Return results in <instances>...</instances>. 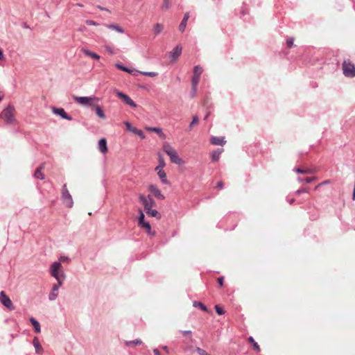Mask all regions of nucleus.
<instances>
[{
    "label": "nucleus",
    "instance_id": "1",
    "mask_svg": "<svg viewBox=\"0 0 355 355\" xmlns=\"http://www.w3.org/2000/svg\"><path fill=\"white\" fill-rule=\"evenodd\" d=\"M15 111L14 106L10 104L1 114V116H3L7 124H12L16 121Z\"/></svg>",
    "mask_w": 355,
    "mask_h": 355
},
{
    "label": "nucleus",
    "instance_id": "2",
    "mask_svg": "<svg viewBox=\"0 0 355 355\" xmlns=\"http://www.w3.org/2000/svg\"><path fill=\"white\" fill-rule=\"evenodd\" d=\"M76 102L83 106L94 107L98 103V98L96 96H74Z\"/></svg>",
    "mask_w": 355,
    "mask_h": 355
},
{
    "label": "nucleus",
    "instance_id": "3",
    "mask_svg": "<svg viewBox=\"0 0 355 355\" xmlns=\"http://www.w3.org/2000/svg\"><path fill=\"white\" fill-rule=\"evenodd\" d=\"M163 150L170 156L171 160L172 162L176 164H182L183 161L180 158L178 153L175 150H174L169 144H165L163 146Z\"/></svg>",
    "mask_w": 355,
    "mask_h": 355
},
{
    "label": "nucleus",
    "instance_id": "4",
    "mask_svg": "<svg viewBox=\"0 0 355 355\" xmlns=\"http://www.w3.org/2000/svg\"><path fill=\"white\" fill-rule=\"evenodd\" d=\"M343 74L347 77L355 76V66L349 60H344L342 64Z\"/></svg>",
    "mask_w": 355,
    "mask_h": 355
},
{
    "label": "nucleus",
    "instance_id": "5",
    "mask_svg": "<svg viewBox=\"0 0 355 355\" xmlns=\"http://www.w3.org/2000/svg\"><path fill=\"white\" fill-rule=\"evenodd\" d=\"M140 216L138 220L139 226L141 228L144 229L147 234L149 235L155 236V232L152 231L150 228V225L148 222L144 220L145 216L141 210H139Z\"/></svg>",
    "mask_w": 355,
    "mask_h": 355
},
{
    "label": "nucleus",
    "instance_id": "6",
    "mask_svg": "<svg viewBox=\"0 0 355 355\" xmlns=\"http://www.w3.org/2000/svg\"><path fill=\"white\" fill-rule=\"evenodd\" d=\"M139 201L144 206V209L146 213L148 210H150V209L156 205L155 202L152 199V197L150 196H148L146 197L143 194H140L139 196Z\"/></svg>",
    "mask_w": 355,
    "mask_h": 355
},
{
    "label": "nucleus",
    "instance_id": "7",
    "mask_svg": "<svg viewBox=\"0 0 355 355\" xmlns=\"http://www.w3.org/2000/svg\"><path fill=\"white\" fill-rule=\"evenodd\" d=\"M62 199L63 203L68 207H71L73 206V200L71 194L69 193V190L67 188V184H64L62 189Z\"/></svg>",
    "mask_w": 355,
    "mask_h": 355
},
{
    "label": "nucleus",
    "instance_id": "8",
    "mask_svg": "<svg viewBox=\"0 0 355 355\" xmlns=\"http://www.w3.org/2000/svg\"><path fill=\"white\" fill-rule=\"evenodd\" d=\"M0 302L6 306V307L9 310H14L15 307L12 305V302L10 299L6 294L4 291H1L0 293Z\"/></svg>",
    "mask_w": 355,
    "mask_h": 355
},
{
    "label": "nucleus",
    "instance_id": "9",
    "mask_svg": "<svg viewBox=\"0 0 355 355\" xmlns=\"http://www.w3.org/2000/svg\"><path fill=\"white\" fill-rule=\"evenodd\" d=\"M115 93L116 96L119 97L126 105H128L129 106L133 108H135L137 107L135 102L128 95L123 94V92H119V90H116Z\"/></svg>",
    "mask_w": 355,
    "mask_h": 355
},
{
    "label": "nucleus",
    "instance_id": "10",
    "mask_svg": "<svg viewBox=\"0 0 355 355\" xmlns=\"http://www.w3.org/2000/svg\"><path fill=\"white\" fill-rule=\"evenodd\" d=\"M62 265L60 262L55 261L52 263L50 271L52 276L56 278L58 281H61L59 277V270L61 269Z\"/></svg>",
    "mask_w": 355,
    "mask_h": 355
},
{
    "label": "nucleus",
    "instance_id": "11",
    "mask_svg": "<svg viewBox=\"0 0 355 355\" xmlns=\"http://www.w3.org/2000/svg\"><path fill=\"white\" fill-rule=\"evenodd\" d=\"M148 191L152 193L156 198H157L159 200H164V196L162 193L161 191L159 188L155 186V184H150L148 188Z\"/></svg>",
    "mask_w": 355,
    "mask_h": 355
},
{
    "label": "nucleus",
    "instance_id": "12",
    "mask_svg": "<svg viewBox=\"0 0 355 355\" xmlns=\"http://www.w3.org/2000/svg\"><path fill=\"white\" fill-rule=\"evenodd\" d=\"M54 114L60 115L62 119L71 121V116L69 115L62 108H53Z\"/></svg>",
    "mask_w": 355,
    "mask_h": 355
},
{
    "label": "nucleus",
    "instance_id": "13",
    "mask_svg": "<svg viewBox=\"0 0 355 355\" xmlns=\"http://www.w3.org/2000/svg\"><path fill=\"white\" fill-rule=\"evenodd\" d=\"M58 284H55L53 286V289L49 295V298L50 300H55L58 295V291L59 290V286L62 284V282L61 281H58Z\"/></svg>",
    "mask_w": 355,
    "mask_h": 355
},
{
    "label": "nucleus",
    "instance_id": "14",
    "mask_svg": "<svg viewBox=\"0 0 355 355\" xmlns=\"http://www.w3.org/2000/svg\"><path fill=\"white\" fill-rule=\"evenodd\" d=\"M125 72H128V73H132L134 75H137V73H141L143 75H145V76H150V77H155V76L158 75L157 72H153V71H151V72L139 71H137V70H135V69H128V71H125Z\"/></svg>",
    "mask_w": 355,
    "mask_h": 355
},
{
    "label": "nucleus",
    "instance_id": "15",
    "mask_svg": "<svg viewBox=\"0 0 355 355\" xmlns=\"http://www.w3.org/2000/svg\"><path fill=\"white\" fill-rule=\"evenodd\" d=\"M199 80H200V76H196V75L193 74V78H192V80H191V84H192V96L193 97L196 96L197 88H198V85L199 84Z\"/></svg>",
    "mask_w": 355,
    "mask_h": 355
},
{
    "label": "nucleus",
    "instance_id": "16",
    "mask_svg": "<svg viewBox=\"0 0 355 355\" xmlns=\"http://www.w3.org/2000/svg\"><path fill=\"white\" fill-rule=\"evenodd\" d=\"M98 150L103 154L107 153V140L105 138H102L98 141Z\"/></svg>",
    "mask_w": 355,
    "mask_h": 355
},
{
    "label": "nucleus",
    "instance_id": "17",
    "mask_svg": "<svg viewBox=\"0 0 355 355\" xmlns=\"http://www.w3.org/2000/svg\"><path fill=\"white\" fill-rule=\"evenodd\" d=\"M182 50V46L180 45H178L172 51V52L171 53V57L173 61H175L178 59V58L181 55Z\"/></svg>",
    "mask_w": 355,
    "mask_h": 355
},
{
    "label": "nucleus",
    "instance_id": "18",
    "mask_svg": "<svg viewBox=\"0 0 355 355\" xmlns=\"http://www.w3.org/2000/svg\"><path fill=\"white\" fill-rule=\"evenodd\" d=\"M33 347L36 353L42 354L44 352V349L41 345L37 337H35L33 339Z\"/></svg>",
    "mask_w": 355,
    "mask_h": 355
},
{
    "label": "nucleus",
    "instance_id": "19",
    "mask_svg": "<svg viewBox=\"0 0 355 355\" xmlns=\"http://www.w3.org/2000/svg\"><path fill=\"white\" fill-rule=\"evenodd\" d=\"M45 164H42L38 168H36L34 173V177L37 179L43 180L44 178V174L42 171L44 168Z\"/></svg>",
    "mask_w": 355,
    "mask_h": 355
},
{
    "label": "nucleus",
    "instance_id": "20",
    "mask_svg": "<svg viewBox=\"0 0 355 355\" xmlns=\"http://www.w3.org/2000/svg\"><path fill=\"white\" fill-rule=\"evenodd\" d=\"M211 143L213 145H224L225 141L223 137H212L211 138Z\"/></svg>",
    "mask_w": 355,
    "mask_h": 355
},
{
    "label": "nucleus",
    "instance_id": "21",
    "mask_svg": "<svg viewBox=\"0 0 355 355\" xmlns=\"http://www.w3.org/2000/svg\"><path fill=\"white\" fill-rule=\"evenodd\" d=\"M295 172L301 174H313L315 173V170L311 168H297Z\"/></svg>",
    "mask_w": 355,
    "mask_h": 355
},
{
    "label": "nucleus",
    "instance_id": "22",
    "mask_svg": "<svg viewBox=\"0 0 355 355\" xmlns=\"http://www.w3.org/2000/svg\"><path fill=\"white\" fill-rule=\"evenodd\" d=\"M189 17V14L188 12H187L184 15V17L180 24V26H179L180 31L184 32L185 31V28H187V21Z\"/></svg>",
    "mask_w": 355,
    "mask_h": 355
},
{
    "label": "nucleus",
    "instance_id": "23",
    "mask_svg": "<svg viewBox=\"0 0 355 355\" xmlns=\"http://www.w3.org/2000/svg\"><path fill=\"white\" fill-rule=\"evenodd\" d=\"M106 27L110 30L116 31L120 33H123L124 32L123 28H121L119 25H116V24H108V25H106Z\"/></svg>",
    "mask_w": 355,
    "mask_h": 355
},
{
    "label": "nucleus",
    "instance_id": "24",
    "mask_svg": "<svg viewBox=\"0 0 355 355\" xmlns=\"http://www.w3.org/2000/svg\"><path fill=\"white\" fill-rule=\"evenodd\" d=\"M223 150L218 149V150H214V152H212L211 154V158L212 161L217 162L220 159V155L223 153Z\"/></svg>",
    "mask_w": 355,
    "mask_h": 355
},
{
    "label": "nucleus",
    "instance_id": "25",
    "mask_svg": "<svg viewBox=\"0 0 355 355\" xmlns=\"http://www.w3.org/2000/svg\"><path fill=\"white\" fill-rule=\"evenodd\" d=\"M158 176L159 177L160 180L164 184H166V185H168L169 182L167 179L166 173H165L164 170L159 171V173H157Z\"/></svg>",
    "mask_w": 355,
    "mask_h": 355
},
{
    "label": "nucleus",
    "instance_id": "26",
    "mask_svg": "<svg viewBox=\"0 0 355 355\" xmlns=\"http://www.w3.org/2000/svg\"><path fill=\"white\" fill-rule=\"evenodd\" d=\"M146 130L148 131H153V132L158 134V135L162 138H164L165 137L160 128L146 127Z\"/></svg>",
    "mask_w": 355,
    "mask_h": 355
},
{
    "label": "nucleus",
    "instance_id": "27",
    "mask_svg": "<svg viewBox=\"0 0 355 355\" xmlns=\"http://www.w3.org/2000/svg\"><path fill=\"white\" fill-rule=\"evenodd\" d=\"M95 110H96V114L99 116L100 119H105V114L103 110L97 105L96 103H95L94 106Z\"/></svg>",
    "mask_w": 355,
    "mask_h": 355
},
{
    "label": "nucleus",
    "instance_id": "28",
    "mask_svg": "<svg viewBox=\"0 0 355 355\" xmlns=\"http://www.w3.org/2000/svg\"><path fill=\"white\" fill-rule=\"evenodd\" d=\"M83 52L87 56L91 57V58H94L96 60L100 59V56L98 54L90 51V50H89V49H83Z\"/></svg>",
    "mask_w": 355,
    "mask_h": 355
},
{
    "label": "nucleus",
    "instance_id": "29",
    "mask_svg": "<svg viewBox=\"0 0 355 355\" xmlns=\"http://www.w3.org/2000/svg\"><path fill=\"white\" fill-rule=\"evenodd\" d=\"M30 321L32 323V324H33V326L34 327L35 331L37 334H39V332L41 331V327H40V323L35 319H34L33 317L30 318Z\"/></svg>",
    "mask_w": 355,
    "mask_h": 355
},
{
    "label": "nucleus",
    "instance_id": "30",
    "mask_svg": "<svg viewBox=\"0 0 355 355\" xmlns=\"http://www.w3.org/2000/svg\"><path fill=\"white\" fill-rule=\"evenodd\" d=\"M146 214L151 217H155L157 218H160L161 216L157 210L153 209L152 208L150 209V210H148Z\"/></svg>",
    "mask_w": 355,
    "mask_h": 355
},
{
    "label": "nucleus",
    "instance_id": "31",
    "mask_svg": "<svg viewBox=\"0 0 355 355\" xmlns=\"http://www.w3.org/2000/svg\"><path fill=\"white\" fill-rule=\"evenodd\" d=\"M164 29L163 25L162 24H155L153 28V31L155 35L159 34Z\"/></svg>",
    "mask_w": 355,
    "mask_h": 355
},
{
    "label": "nucleus",
    "instance_id": "32",
    "mask_svg": "<svg viewBox=\"0 0 355 355\" xmlns=\"http://www.w3.org/2000/svg\"><path fill=\"white\" fill-rule=\"evenodd\" d=\"M248 342L252 343L254 350H256L257 352H261V349H260L259 345L257 343V342L254 340V338L252 337H250L248 338Z\"/></svg>",
    "mask_w": 355,
    "mask_h": 355
},
{
    "label": "nucleus",
    "instance_id": "33",
    "mask_svg": "<svg viewBox=\"0 0 355 355\" xmlns=\"http://www.w3.org/2000/svg\"><path fill=\"white\" fill-rule=\"evenodd\" d=\"M193 306L195 307H198L200 309L204 311H208V309L205 306V305L204 304H202V302H198V301H195L193 302Z\"/></svg>",
    "mask_w": 355,
    "mask_h": 355
},
{
    "label": "nucleus",
    "instance_id": "34",
    "mask_svg": "<svg viewBox=\"0 0 355 355\" xmlns=\"http://www.w3.org/2000/svg\"><path fill=\"white\" fill-rule=\"evenodd\" d=\"M131 132L138 135L141 139H144L146 137L144 134L142 132V130L137 129V128L131 129Z\"/></svg>",
    "mask_w": 355,
    "mask_h": 355
},
{
    "label": "nucleus",
    "instance_id": "35",
    "mask_svg": "<svg viewBox=\"0 0 355 355\" xmlns=\"http://www.w3.org/2000/svg\"><path fill=\"white\" fill-rule=\"evenodd\" d=\"M105 47V49L107 51V52L110 55H114L115 54V50L114 49L109 45V44H105L104 46Z\"/></svg>",
    "mask_w": 355,
    "mask_h": 355
},
{
    "label": "nucleus",
    "instance_id": "36",
    "mask_svg": "<svg viewBox=\"0 0 355 355\" xmlns=\"http://www.w3.org/2000/svg\"><path fill=\"white\" fill-rule=\"evenodd\" d=\"M171 0H163L162 8L163 10H168L171 6Z\"/></svg>",
    "mask_w": 355,
    "mask_h": 355
},
{
    "label": "nucleus",
    "instance_id": "37",
    "mask_svg": "<svg viewBox=\"0 0 355 355\" xmlns=\"http://www.w3.org/2000/svg\"><path fill=\"white\" fill-rule=\"evenodd\" d=\"M314 180H316V177H309V178H306L304 179L299 178L298 181L300 182H304L306 183H310V182H311Z\"/></svg>",
    "mask_w": 355,
    "mask_h": 355
},
{
    "label": "nucleus",
    "instance_id": "38",
    "mask_svg": "<svg viewBox=\"0 0 355 355\" xmlns=\"http://www.w3.org/2000/svg\"><path fill=\"white\" fill-rule=\"evenodd\" d=\"M199 123V118L198 116H194L193 118V120L191 121V123H190L189 125V129L191 130L193 125H196Z\"/></svg>",
    "mask_w": 355,
    "mask_h": 355
},
{
    "label": "nucleus",
    "instance_id": "39",
    "mask_svg": "<svg viewBox=\"0 0 355 355\" xmlns=\"http://www.w3.org/2000/svg\"><path fill=\"white\" fill-rule=\"evenodd\" d=\"M141 343H142V341L141 340H135L125 342L126 346H131V345H132V344L140 345Z\"/></svg>",
    "mask_w": 355,
    "mask_h": 355
},
{
    "label": "nucleus",
    "instance_id": "40",
    "mask_svg": "<svg viewBox=\"0 0 355 355\" xmlns=\"http://www.w3.org/2000/svg\"><path fill=\"white\" fill-rule=\"evenodd\" d=\"M202 69L200 67H199V66L195 67L194 70H193L194 75L200 76V74L202 73Z\"/></svg>",
    "mask_w": 355,
    "mask_h": 355
},
{
    "label": "nucleus",
    "instance_id": "41",
    "mask_svg": "<svg viewBox=\"0 0 355 355\" xmlns=\"http://www.w3.org/2000/svg\"><path fill=\"white\" fill-rule=\"evenodd\" d=\"M158 162H159L158 165H159L160 166L164 167L166 166V163L163 158V156L160 154H159V155H158Z\"/></svg>",
    "mask_w": 355,
    "mask_h": 355
},
{
    "label": "nucleus",
    "instance_id": "42",
    "mask_svg": "<svg viewBox=\"0 0 355 355\" xmlns=\"http://www.w3.org/2000/svg\"><path fill=\"white\" fill-rule=\"evenodd\" d=\"M309 216H310V218L312 220H316V219H318L319 218V214H318V210L315 213H309Z\"/></svg>",
    "mask_w": 355,
    "mask_h": 355
},
{
    "label": "nucleus",
    "instance_id": "43",
    "mask_svg": "<svg viewBox=\"0 0 355 355\" xmlns=\"http://www.w3.org/2000/svg\"><path fill=\"white\" fill-rule=\"evenodd\" d=\"M215 310L217 312V313L219 315L224 314L223 309L222 307H220V305H215Z\"/></svg>",
    "mask_w": 355,
    "mask_h": 355
},
{
    "label": "nucleus",
    "instance_id": "44",
    "mask_svg": "<svg viewBox=\"0 0 355 355\" xmlns=\"http://www.w3.org/2000/svg\"><path fill=\"white\" fill-rule=\"evenodd\" d=\"M85 23L87 26H98V22L91 19L86 20Z\"/></svg>",
    "mask_w": 355,
    "mask_h": 355
},
{
    "label": "nucleus",
    "instance_id": "45",
    "mask_svg": "<svg viewBox=\"0 0 355 355\" xmlns=\"http://www.w3.org/2000/svg\"><path fill=\"white\" fill-rule=\"evenodd\" d=\"M196 352H198V354L199 355H210L209 354H208L206 351H205L204 349H200L199 347H197L196 348Z\"/></svg>",
    "mask_w": 355,
    "mask_h": 355
},
{
    "label": "nucleus",
    "instance_id": "46",
    "mask_svg": "<svg viewBox=\"0 0 355 355\" xmlns=\"http://www.w3.org/2000/svg\"><path fill=\"white\" fill-rule=\"evenodd\" d=\"M293 42H294L293 38L287 39V41H286L287 46L289 48H291L293 45Z\"/></svg>",
    "mask_w": 355,
    "mask_h": 355
},
{
    "label": "nucleus",
    "instance_id": "47",
    "mask_svg": "<svg viewBox=\"0 0 355 355\" xmlns=\"http://www.w3.org/2000/svg\"><path fill=\"white\" fill-rule=\"evenodd\" d=\"M331 182V181L329 180H326L320 183H319L318 184H317L315 187V189H317L318 187H320V185H325V184H329Z\"/></svg>",
    "mask_w": 355,
    "mask_h": 355
},
{
    "label": "nucleus",
    "instance_id": "48",
    "mask_svg": "<svg viewBox=\"0 0 355 355\" xmlns=\"http://www.w3.org/2000/svg\"><path fill=\"white\" fill-rule=\"evenodd\" d=\"M115 66L117 69L122 70L123 71H128V68L123 67L121 64H116Z\"/></svg>",
    "mask_w": 355,
    "mask_h": 355
},
{
    "label": "nucleus",
    "instance_id": "49",
    "mask_svg": "<svg viewBox=\"0 0 355 355\" xmlns=\"http://www.w3.org/2000/svg\"><path fill=\"white\" fill-rule=\"evenodd\" d=\"M308 191H309V189L307 188H302V189L297 190V191H295V193L299 195L301 193H307Z\"/></svg>",
    "mask_w": 355,
    "mask_h": 355
},
{
    "label": "nucleus",
    "instance_id": "50",
    "mask_svg": "<svg viewBox=\"0 0 355 355\" xmlns=\"http://www.w3.org/2000/svg\"><path fill=\"white\" fill-rule=\"evenodd\" d=\"M183 335L184 336H189V338L191 340L192 339V336H191V331H183Z\"/></svg>",
    "mask_w": 355,
    "mask_h": 355
},
{
    "label": "nucleus",
    "instance_id": "51",
    "mask_svg": "<svg viewBox=\"0 0 355 355\" xmlns=\"http://www.w3.org/2000/svg\"><path fill=\"white\" fill-rule=\"evenodd\" d=\"M218 282L220 284V286H223L224 283V277H220L218 278Z\"/></svg>",
    "mask_w": 355,
    "mask_h": 355
},
{
    "label": "nucleus",
    "instance_id": "52",
    "mask_svg": "<svg viewBox=\"0 0 355 355\" xmlns=\"http://www.w3.org/2000/svg\"><path fill=\"white\" fill-rule=\"evenodd\" d=\"M216 187L219 189H222L224 187L223 182L220 181L217 182Z\"/></svg>",
    "mask_w": 355,
    "mask_h": 355
},
{
    "label": "nucleus",
    "instance_id": "53",
    "mask_svg": "<svg viewBox=\"0 0 355 355\" xmlns=\"http://www.w3.org/2000/svg\"><path fill=\"white\" fill-rule=\"evenodd\" d=\"M124 124L127 127L128 130L131 131V129H133L134 128L132 126V125L129 122H125Z\"/></svg>",
    "mask_w": 355,
    "mask_h": 355
},
{
    "label": "nucleus",
    "instance_id": "54",
    "mask_svg": "<svg viewBox=\"0 0 355 355\" xmlns=\"http://www.w3.org/2000/svg\"><path fill=\"white\" fill-rule=\"evenodd\" d=\"M163 168H164V167L160 166L159 165H158V166H157L155 167V170L156 171V172H157V173H159V171H162V170H164V169H163Z\"/></svg>",
    "mask_w": 355,
    "mask_h": 355
},
{
    "label": "nucleus",
    "instance_id": "55",
    "mask_svg": "<svg viewBox=\"0 0 355 355\" xmlns=\"http://www.w3.org/2000/svg\"><path fill=\"white\" fill-rule=\"evenodd\" d=\"M60 261H62V262L68 261H69V258L68 257H61L60 258Z\"/></svg>",
    "mask_w": 355,
    "mask_h": 355
},
{
    "label": "nucleus",
    "instance_id": "56",
    "mask_svg": "<svg viewBox=\"0 0 355 355\" xmlns=\"http://www.w3.org/2000/svg\"><path fill=\"white\" fill-rule=\"evenodd\" d=\"M153 352H154L155 355H160V352L157 349H154Z\"/></svg>",
    "mask_w": 355,
    "mask_h": 355
},
{
    "label": "nucleus",
    "instance_id": "57",
    "mask_svg": "<svg viewBox=\"0 0 355 355\" xmlns=\"http://www.w3.org/2000/svg\"><path fill=\"white\" fill-rule=\"evenodd\" d=\"M3 58V53L2 52V50L0 49V60H2Z\"/></svg>",
    "mask_w": 355,
    "mask_h": 355
},
{
    "label": "nucleus",
    "instance_id": "58",
    "mask_svg": "<svg viewBox=\"0 0 355 355\" xmlns=\"http://www.w3.org/2000/svg\"><path fill=\"white\" fill-rule=\"evenodd\" d=\"M4 97V94L0 92V101L3 99V98Z\"/></svg>",
    "mask_w": 355,
    "mask_h": 355
},
{
    "label": "nucleus",
    "instance_id": "59",
    "mask_svg": "<svg viewBox=\"0 0 355 355\" xmlns=\"http://www.w3.org/2000/svg\"><path fill=\"white\" fill-rule=\"evenodd\" d=\"M352 199L355 200V184H354V191H353Z\"/></svg>",
    "mask_w": 355,
    "mask_h": 355
},
{
    "label": "nucleus",
    "instance_id": "60",
    "mask_svg": "<svg viewBox=\"0 0 355 355\" xmlns=\"http://www.w3.org/2000/svg\"><path fill=\"white\" fill-rule=\"evenodd\" d=\"M294 202H295V199L293 198V199H291L288 202L290 205H292L294 203Z\"/></svg>",
    "mask_w": 355,
    "mask_h": 355
},
{
    "label": "nucleus",
    "instance_id": "61",
    "mask_svg": "<svg viewBox=\"0 0 355 355\" xmlns=\"http://www.w3.org/2000/svg\"><path fill=\"white\" fill-rule=\"evenodd\" d=\"M76 6H80V7H83V4H80V3H76Z\"/></svg>",
    "mask_w": 355,
    "mask_h": 355
},
{
    "label": "nucleus",
    "instance_id": "62",
    "mask_svg": "<svg viewBox=\"0 0 355 355\" xmlns=\"http://www.w3.org/2000/svg\"><path fill=\"white\" fill-rule=\"evenodd\" d=\"M98 8L99 9H101V10H104V9H105L104 8H103V7H101V6H98Z\"/></svg>",
    "mask_w": 355,
    "mask_h": 355
},
{
    "label": "nucleus",
    "instance_id": "63",
    "mask_svg": "<svg viewBox=\"0 0 355 355\" xmlns=\"http://www.w3.org/2000/svg\"><path fill=\"white\" fill-rule=\"evenodd\" d=\"M208 116H209V114L205 116V119H207Z\"/></svg>",
    "mask_w": 355,
    "mask_h": 355
}]
</instances>
